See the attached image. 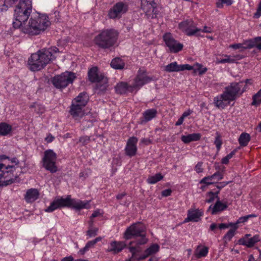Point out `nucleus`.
<instances>
[{
    "label": "nucleus",
    "instance_id": "obj_1",
    "mask_svg": "<svg viewBox=\"0 0 261 261\" xmlns=\"http://www.w3.org/2000/svg\"><path fill=\"white\" fill-rule=\"evenodd\" d=\"M32 11V0H21L14 10L13 22L15 28L21 27L22 32L30 36L41 34L50 25L48 17L46 14L38 12L33 13L28 22L25 23Z\"/></svg>",
    "mask_w": 261,
    "mask_h": 261
},
{
    "label": "nucleus",
    "instance_id": "obj_2",
    "mask_svg": "<svg viewBox=\"0 0 261 261\" xmlns=\"http://www.w3.org/2000/svg\"><path fill=\"white\" fill-rule=\"evenodd\" d=\"M59 51L57 47H52L47 49L43 48L32 54L28 60L29 69L32 71L43 69L56 59L55 54Z\"/></svg>",
    "mask_w": 261,
    "mask_h": 261
},
{
    "label": "nucleus",
    "instance_id": "obj_3",
    "mask_svg": "<svg viewBox=\"0 0 261 261\" xmlns=\"http://www.w3.org/2000/svg\"><path fill=\"white\" fill-rule=\"evenodd\" d=\"M243 81L232 82L225 87L223 92L214 98L215 106L219 109H224L230 103L239 97L245 91Z\"/></svg>",
    "mask_w": 261,
    "mask_h": 261
},
{
    "label": "nucleus",
    "instance_id": "obj_4",
    "mask_svg": "<svg viewBox=\"0 0 261 261\" xmlns=\"http://www.w3.org/2000/svg\"><path fill=\"white\" fill-rule=\"evenodd\" d=\"M21 172L19 161L16 158L0 162V186H7L14 182Z\"/></svg>",
    "mask_w": 261,
    "mask_h": 261
},
{
    "label": "nucleus",
    "instance_id": "obj_5",
    "mask_svg": "<svg viewBox=\"0 0 261 261\" xmlns=\"http://www.w3.org/2000/svg\"><path fill=\"white\" fill-rule=\"evenodd\" d=\"M90 200L82 201L80 199L72 198L71 195H67L65 198L63 197H56L45 209V212L51 213L62 207H70L76 211L90 208Z\"/></svg>",
    "mask_w": 261,
    "mask_h": 261
},
{
    "label": "nucleus",
    "instance_id": "obj_6",
    "mask_svg": "<svg viewBox=\"0 0 261 261\" xmlns=\"http://www.w3.org/2000/svg\"><path fill=\"white\" fill-rule=\"evenodd\" d=\"M119 33L115 29L101 31L94 38V44L102 49H110L117 43Z\"/></svg>",
    "mask_w": 261,
    "mask_h": 261
},
{
    "label": "nucleus",
    "instance_id": "obj_7",
    "mask_svg": "<svg viewBox=\"0 0 261 261\" xmlns=\"http://www.w3.org/2000/svg\"><path fill=\"white\" fill-rule=\"evenodd\" d=\"M88 96L86 93H81L72 101L69 113L72 118L80 121L85 115L84 108L88 101Z\"/></svg>",
    "mask_w": 261,
    "mask_h": 261
},
{
    "label": "nucleus",
    "instance_id": "obj_8",
    "mask_svg": "<svg viewBox=\"0 0 261 261\" xmlns=\"http://www.w3.org/2000/svg\"><path fill=\"white\" fill-rule=\"evenodd\" d=\"M146 228L145 226L140 222L133 223L126 229L124 238L126 240H129L132 238H139L136 241L137 245H143L148 242L146 237Z\"/></svg>",
    "mask_w": 261,
    "mask_h": 261
},
{
    "label": "nucleus",
    "instance_id": "obj_9",
    "mask_svg": "<svg viewBox=\"0 0 261 261\" xmlns=\"http://www.w3.org/2000/svg\"><path fill=\"white\" fill-rule=\"evenodd\" d=\"M129 251L132 256L125 259V261H140L147 258L148 256L157 253L160 250V246L157 244H153L147 248L143 254H139L142 250L141 247L137 245L135 247L129 246Z\"/></svg>",
    "mask_w": 261,
    "mask_h": 261
},
{
    "label": "nucleus",
    "instance_id": "obj_10",
    "mask_svg": "<svg viewBox=\"0 0 261 261\" xmlns=\"http://www.w3.org/2000/svg\"><path fill=\"white\" fill-rule=\"evenodd\" d=\"M75 78V73L66 71L54 77L51 82L57 88L63 89L66 87L69 84L72 83Z\"/></svg>",
    "mask_w": 261,
    "mask_h": 261
},
{
    "label": "nucleus",
    "instance_id": "obj_11",
    "mask_svg": "<svg viewBox=\"0 0 261 261\" xmlns=\"http://www.w3.org/2000/svg\"><path fill=\"white\" fill-rule=\"evenodd\" d=\"M57 158V154L53 150H45L42 160L43 167L51 173L56 172L58 170L56 165Z\"/></svg>",
    "mask_w": 261,
    "mask_h": 261
},
{
    "label": "nucleus",
    "instance_id": "obj_12",
    "mask_svg": "<svg viewBox=\"0 0 261 261\" xmlns=\"http://www.w3.org/2000/svg\"><path fill=\"white\" fill-rule=\"evenodd\" d=\"M166 46L172 53H177L181 51L184 47L182 43L175 40L170 33H165L163 37Z\"/></svg>",
    "mask_w": 261,
    "mask_h": 261
},
{
    "label": "nucleus",
    "instance_id": "obj_13",
    "mask_svg": "<svg viewBox=\"0 0 261 261\" xmlns=\"http://www.w3.org/2000/svg\"><path fill=\"white\" fill-rule=\"evenodd\" d=\"M153 80V78L149 76L145 70L140 69L134 79L133 85L135 90L139 89L143 85L151 82Z\"/></svg>",
    "mask_w": 261,
    "mask_h": 261
},
{
    "label": "nucleus",
    "instance_id": "obj_14",
    "mask_svg": "<svg viewBox=\"0 0 261 261\" xmlns=\"http://www.w3.org/2000/svg\"><path fill=\"white\" fill-rule=\"evenodd\" d=\"M179 29L184 32L187 36H191L197 35L201 29L195 26L192 20H186L179 23Z\"/></svg>",
    "mask_w": 261,
    "mask_h": 261
},
{
    "label": "nucleus",
    "instance_id": "obj_15",
    "mask_svg": "<svg viewBox=\"0 0 261 261\" xmlns=\"http://www.w3.org/2000/svg\"><path fill=\"white\" fill-rule=\"evenodd\" d=\"M141 9L148 17L156 16L157 8L154 0H141Z\"/></svg>",
    "mask_w": 261,
    "mask_h": 261
},
{
    "label": "nucleus",
    "instance_id": "obj_16",
    "mask_svg": "<svg viewBox=\"0 0 261 261\" xmlns=\"http://www.w3.org/2000/svg\"><path fill=\"white\" fill-rule=\"evenodd\" d=\"M128 10L127 5L122 2L117 3L109 11L108 16L111 19L119 18Z\"/></svg>",
    "mask_w": 261,
    "mask_h": 261
},
{
    "label": "nucleus",
    "instance_id": "obj_17",
    "mask_svg": "<svg viewBox=\"0 0 261 261\" xmlns=\"http://www.w3.org/2000/svg\"><path fill=\"white\" fill-rule=\"evenodd\" d=\"M88 77L89 81L92 83H98L101 82L106 84L108 82L106 77L102 74H98V68L96 67H92L89 70Z\"/></svg>",
    "mask_w": 261,
    "mask_h": 261
},
{
    "label": "nucleus",
    "instance_id": "obj_18",
    "mask_svg": "<svg viewBox=\"0 0 261 261\" xmlns=\"http://www.w3.org/2000/svg\"><path fill=\"white\" fill-rule=\"evenodd\" d=\"M138 141L137 138L135 137H130L128 139L124 149L126 155L129 157L136 155L137 151V143Z\"/></svg>",
    "mask_w": 261,
    "mask_h": 261
},
{
    "label": "nucleus",
    "instance_id": "obj_19",
    "mask_svg": "<svg viewBox=\"0 0 261 261\" xmlns=\"http://www.w3.org/2000/svg\"><path fill=\"white\" fill-rule=\"evenodd\" d=\"M203 215V212L201 210L191 208L188 211L187 217L185 219L184 222H197L201 220Z\"/></svg>",
    "mask_w": 261,
    "mask_h": 261
},
{
    "label": "nucleus",
    "instance_id": "obj_20",
    "mask_svg": "<svg viewBox=\"0 0 261 261\" xmlns=\"http://www.w3.org/2000/svg\"><path fill=\"white\" fill-rule=\"evenodd\" d=\"M193 68L189 64L178 65L176 62H172L164 67V70L168 72H179L184 70H191Z\"/></svg>",
    "mask_w": 261,
    "mask_h": 261
},
{
    "label": "nucleus",
    "instance_id": "obj_21",
    "mask_svg": "<svg viewBox=\"0 0 261 261\" xmlns=\"http://www.w3.org/2000/svg\"><path fill=\"white\" fill-rule=\"evenodd\" d=\"M125 244L121 241H112L109 245L107 251L112 252L113 254H117L120 252L125 247Z\"/></svg>",
    "mask_w": 261,
    "mask_h": 261
},
{
    "label": "nucleus",
    "instance_id": "obj_22",
    "mask_svg": "<svg viewBox=\"0 0 261 261\" xmlns=\"http://www.w3.org/2000/svg\"><path fill=\"white\" fill-rule=\"evenodd\" d=\"M116 92L120 94H126L128 92H132L135 90L133 85H128L126 82H119L115 87Z\"/></svg>",
    "mask_w": 261,
    "mask_h": 261
},
{
    "label": "nucleus",
    "instance_id": "obj_23",
    "mask_svg": "<svg viewBox=\"0 0 261 261\" xmlns=\"http://www.w3.org/2000/svg\"><path fill=\"white\" fill-rule=\"evenodd\" d=\"M250 234H247L245 238L240 239L239 240V244L244 246H246L248 247H251L254 245L259 241V236L257 235L253 236L251 238H247Z\"/></svg>",
    "mask_w": 261,
    "mask_h": 261
},
{
    "label": "nucleus",
    "instance_id": "obj_24",
    "mask_svg": "<svg viewBox=\"0 0 261 261\" xmlns=\"http://www.w3.org/2000/svg\"><path fill=\"white\" fill-rule=\"evenodd\" d=\"M39 195L37 189L31 188L27 191L24 199L27 203H32L39 198Z\"/></svg>",
    "mask_w": 261,
    "mask_h": 261
},
{
    "label": "nucleus",
    "instance_id": "obj_25",
    "mask_svg": "<svg viewBox=\"0 0 261 261\" xmlns=\"http://www.w3.org/2000/svg\"><path fill=\"white\" fill-rule=\"evenodd\" d=\"M227 207L226 203H223L221 201H217L214 206L211 205L209 207L208 210H211L212 215H216L217 213L222 212Z\"/></svg>",
    "mask_w": 261,
    "mask_h": 261
},
{
    "label": "nucleus",
    "instance_id": "obj_26",
    "mask_svg": "<svg viewBox=\"0 0 261 261\" xmlns=\"http://www.w3.org/2000/svg\"><path fill=\"white\" fill-rule=\"evenodd\" d=\"M201 137V135L199 133H193L188 135H182L181 137V140L184 143L188 144L192 141L199 140Z\"/></svg>",
    "mask_w": 261,
    "mask_h": 261
},
{
    "label": "nucleus",
    "instance_id": "obj_27",
    "mask_svg": "<svg viewBox=\"0 0 261 261\" xmlns=\"http://www.w3.org/2000/svg\"><path fill=\"white\" fill-rule=\"evenodd\" d=\"M157 114V111L155 109H148L143 113V119L142 120V122H146L151 120L155 117Z\"/></svg>",
    "mask_w": 261,
    "mask_h": 261
},
{
    "label": "nucleus",
    "instance_id": "obj_28",
    "mask_svg": "<svg viewBox=\"0 0 261 261\" xmlns=\"http://www.w3.org/2000/svg\"><path fill=\"white\" fill-rule=\"evenodd\" d=\"M208 252V248L207 247L202 245H198L194 251V256L197 258L205 257Z\"/></svg>",
    "mask_w": 261,
    "mask_h": 261
},
{
    "label": "nucleus",
    "instance_id": "obj_29",
    "mask_svg": "<svg viewBox=\"0 0 261 261\" xmlns=\"http://www.w3.org/2000/svg\"><path fill=\"white\" fill-rule=\"evenodd\" d=\"M125 65L124 62L120 58L113 59L111 63V66L115 69H122Z\"/></svg>",
    "mask_w": 261,
    "mask_h": 261
},
{
    "label": "nucleus",
    "instance_id": "obj_30",
    "mask_svg": "<svg viewBox=\"0 0 261 261\" xmlns=\"http://www.w3.org/2000/svg\"><path fill=\"white\" fill-rule=\"evenodd\" d=\"M225 58L222 59H217L216 63L217 64H223L226 63H233L237 60L239 59V56L231 57L230 56L225 55Z\"/></svg>",
    "mask_w": 261,
    "mask_h": 261
},
{
    "label": "nucleus",
    "instance_id": "obj_31",
    "mask_svg": "<svg viewBox=\"0 0 261 261\" xmlns=\"http://www.w3.org/2000/svg\"><path fill=\"white\" fill-rule=\"evenodd\" d=\"M191 66L193 68L191 70H193V72L194 73L198 72L200 75L204 74L207 71L206 67H204L202 64L198 63H196L193 66Z\"/></svg>",
    "mask_w": 261,
    "mask_h": 261
},
{
    "label": "nucleus",
    "instance_id": "obj_32",
    "mask_svg": "<svg viewBox=\"0 0 261 261\" xmlns=\"http://www.w3.org/2000/svg\"><path fill=\"white\" fill-rule=\"evenodd\" d=\"M250 140V136L246 133H242L238 139L239 144L241 146H246Z\"/></svg>",
    "mask_w": 261,
    "mask_h": 261
},
{
    "label": "nucleus",
    "instance_id": "obj_33",
    "mask_svg": "<svg viewBox=\"0 0 261 261\" xmlns=\"http://www.w3.org/2000/svg\"><path fill=\"white\" fill-rule=\"evenodd\" d=\"M12 130L11 125L6 123H0V135L2 136H6L8 135Z\"/></svg>",
    "mask_w": 261,
    "mask_h": 261
},
{
    "label": "nucleus",
    "instance_id": "obj_34",
    "mask_svg": "<svg viewBox=\"0 0 261 261\" xmlns=\"http://www.w3.org/2000/svg\"><path fill=\"white\" fill-rule=\"evenodd\" d=\"M164 176L161 173H156L154 175L149 176L147 179V182L149 184H154L163 179Z\"/></svg>",
    "mask_w": 261,
    "mask_h": 261
},
{
    "label": "nucleus",
    "instance_id": "obj_35",
    "mask_svg": "<svg viewBox=\"0 0 261 261\" xmlns=\"http://www.w3.org/2000/svg\"><path fill=\"white\" fill-rule=\"evenodd\" d=\"M92 223L93 222L91 221L90 226L87 231V236H88L89 238H92L96 236L98 230V229L97 228L92 227Z\"/></svg>",
    "mask_w": 261,
    "mask_h": 261
},
{
    "label": "nucleus",
    "instance_id": "obj_36",
    "mask_svg": "<svg viewBox=\"0 0 261 261\" xmlns=\"http://www.w3.org/2000/svg\"><path fill=\"white\" fill-rule=\"evenodd\" d=\"M244 49L251 48L255 45V38L254 40H246L242 43Z\"/></svg>",
    "mask_w": 261,
    "mask_h": 261
},
{
    "label": "nucleus",
    "instance_id": "obj_37",
    "mask_svg": "<svg viewBox=\"0 0 261 261\" xmlns=\"http://www.w3.org/2000/svg\"><path fill=\"white\" fill-rule=\"evenodd\" d=\"M238 228H235V227H232L225 235L224 236V239L225 241H229L233 238L235 234V232Z\"/></svg>",
    "mask_w": 261,
    "mask_h": 261
},
{
    "label": "nucleus",
    "instance_id": "obj_38",
    "mask_svg": "<svg viewBox=\"0 0 261 261\" xmlns=\"http://www.w3.org/2000/svg\"><path fill=\"white\" fill-rule=\"evenodd\" d=\"M261 97V89L253 96L252 105L256 106L261 103V99H258Z\"/></svg>",
    "mask_w": 261,
    "mask_h": 261
},
{
    "label": "nucleus",
    "instance_id": "obj_39",
    "mask_svg": "<svg viewBox=\"0 0 261 261\" xmlns=\"http://www.w3.org/2000/svg\"><path fill=\"white\" fill-rule=\"evenodd\" d=\"M213 180H214L213 175L204 177L200 181V184H204L206 185H212L214 183Z\"/></svg>",
    "mask_w": 261,
    "mask_h": 261
},
{
    "label": "nucleus",
    "instance_id": "obj_40",
    "mask_svg": "<svg viewBox=\"0 0 261 261\" xmlns=\"http://www.w3.org/2000/svg\"><path fill=\"white\" fill-rule=\"evenodd\" d=\"M229 227H235V228H238V226H236V224H233V223H229L228 224L221 223L218 225V227L220 229H224Z\"/></svg>",
    "mask_w": 261,
    "mask_h": 261
},
{
    "label": "nucleus",
    "instance_id": "obj_41",
    "mask_svg": "<svg viewBox=\"0 0 261 261\" xmlns=\"http://www.w3.org/2000/svg\"><path fill=\"white\" fill-rule=\"evenodd\" d=\"M214 144L216 146L217 150L219 151L221 147L222 142L221 139V137L219 134H217V136L215 138Z\"/></svg>",
    "mask_w": 261,
    "mask_h": 261
},
{
    "label": "nucleus",
    "instance_id": "obj_42",
    "mask_svg": "<svg viewBox=\"0 0 261 261\" xmlns=\"http://www.w3.org/2000/svg\"><path fill=\"white\" fill-rule=\"evenodd\" d=\"M35 108V111L38 114H42L45 112V107L42 105L36 104Z\"/></svg>",
    "mask_w": 261,
    "mask_h": 261
},
{
    "label": "nucleus",
    "instance_id": "obj_43",
    "mask_svg": "<svg viewBox=\"0 0 261 261\" xmlns=\"http://www.w3.org/2000/svg\"><path fill=\"white\" fill-rule=\"evenodd\" d=\"M219 2L217 3V6L218 8H222L223 4H226L229 6L232 4V0H219Z\"/></svg>",
    "mask_w": 261,
    "mask_h": 261
},
{
    "label": "nucleus",
    "instance_id": "obj_44",
    "mask_svg": "<svg viewBox=\"0 0 261 261\" xmlns=\"http://www.w3.org/2000/svg\"><path fill=\"white\" fill-rule=\"evenodd\" d=\"M194 170L197 173L203 172V163L202 162H198L194 167Z\"/></svg>",
    "mask_w": 261,
    "mask_h": 261
},
{
    "label": "nucleus",
    "instance_id": "obj_45",
    "mask_svg": "<svg viewBox=\"0 0 261 261\" xmlns=\"http://www.w3.org/2000/svg\"><path fill=\"white\" fill-rule=\"evenodd\" d=\"M229 47L234 49H240L241 50H244L242 43L231 44L229 45Z\"/></svg>",
    "mask_w": 261,
    "mask_h": 261
},
{
    "label": "nucleus",
    "instance_id": "obj_46",
    "mask_svg": "<svg viewBox=\"0 0 261 261\" xmlns=\"http://www.w3.org/2000/svg\"><path fill=\"white\" fill-rule=\"evenodd\" d=\"M260 16H261V1L259 3L256 12L254 14L253 17L258 18Z\"/></svg>",
    "mask_w": 261,
    "mask_h": 261
},
{
    "label": "nucleus",
    "instance_id": "obj_47",
    "mask_svg": "<svg viewBox=\"0 0 261 261\" xmlns=\"http://www.w3.org/2000/svg\"><path fill=\"white\" fill-rule=\"evenodd\" d=\"M213 176L214 179H216L217 180H220L223 178V175L219 171L213 174Z\"/></svg>",
    "mask_w": 261,
    "mask_h": 261
},
{
    "label": "nucleus",
    "instance_id": "obj_48",
    "mask_svg": "<svg viewBox=\"0 0 261 261\" xmlns=\"http://www.w3.org/2000/svg\"><path fill=\"white\" fill-rule=\"evenodd\" d=\"M102 215V213L101 212V210L99 209H97L93 212L91 216V219L95 218L97 217L101 216Z\"/></svg>",
    "mask_w": 261,
    "mask_h": 261
},
{
    "label": "nucleus",
    "instance_id": "obj_49",
    "mask_svg": "<svg viewBox=\"0 0 261 261\" xmlns=\"http://www.w3.org/2000/svg\"><path fill=\"white\" fill-rule=\"evenodd\" d=\"M254 47L259 50H261V37L255 38V45Z\"/></svg>",
    "mask_w": 261,
    "mask_h": 261
},
{
    "label": "nucleus",
    "instance_id": "obj_50",
    "mask_svg": "<svg viewBox=\"0 0 261 261\" xmlns=\"http://www.w3.org/2000/svg\"><path fill=\"white\" fill-rule=\"evenodd\" d=\"M247 217L246 216L241 217L238 219L236 223H233V224H236V226H238V224L241 223H244L247 221Z\"/></svg>",
    "mask_w": 261,
    "mask_h": 261
},
{
    "label": "nucleus",
    "instance_id": "obj_51",
    "mask_svg": "<svg viewBox=\"0 0 261 261\" xmlns=\"http://www.w3.org/2000/svg\"><path fill=\"white\" fill-rule=\"evenodd\" d=\"M90 138L88 136L82 137L80 138L79 141L83 144H86L89 141Z\"/></svg>",
    "mask_w": 261,
    "mask_h": 261
},
{
    "label": "nucleus",
    "instance_id": "obj_52",
    "mask_svg": "<svg viewBox=\"0 0 261 261\" xmlns=\"http://www.w3.org/2000/svg\"><path fill=\"white\" fill-rule=\"evenodd\" d=\"M171 193H172V191L171 189H166V190H163L162 192V195L163 197H168L171 194Z\"/></svg>",
    "mask_w": 261,
    "mask_h": 261
},
{
    "label": "nucleus",
    "instance_id": "obj_53",
    "mask_svg": "<svg viewBox=\"0 0 261 261\" xmlns=\"http://www.w3.org/2000/svg\"><path fill=\"white\" fill-rule=\"evenodd\" d=\"M55 137L53 136L50 134H49L45 138V140L47 143H50L54 141Z\"/></svg>",
    "mask_w": 261,
    "mask_h": 261
},
{
    "label": "nucleus",
    "instance_id": "obj_54",
    "mask_svg": "<svg viewBox=\"0 0 261 261\" xmlns=\"http://www.w3.org/2000/svg\"><path fill=\"white\" fill-rule=\"evenodd\" d=\"M88 250H89L88 248L87 247V246L86 245H85V246L84 248L81 249L79 251L78 254H79L80 255H84L85 253V252Z\"/></svg>",
    "mask_w": 261,
    "mask_h": 261
},
{
    "label": "nucleus",
    "instance_id": "obj_55",
    "mask_svg": "<svg viewBox=\"0 0 261 261\" xmlns=\"http://www.w3.org/2000/svg\"><path fill=\"white\" fill-rule=\"evenodd\" d=\"M200 32L204 33H211L212 32V29L210 27L205 26L202 30L201 29Z\"/></svg>",
    "mask_w": 261,
    "mask_h": 261
},
{
    "label": "nucleus",
    "instance_id": "obj_56",
    "mask_svg": "<svg viewBox=\"0 0 261 261\" xmlns=\"http://www.w3.org/2000/svg\"><path fill=\"white\" fill-rule=\"evenodd\" d=\"M95 243L93 241V240L88 241L86 245L87 246L88 249H89L90 248L93 247Z\"/></svg>",
    "mask_w": 261,
    "mask_h": 261
},
{
    "label": "nucleus",
    "instance_id": "obj_57",
    "mask_svg": "<svg viewBox=\"0 0 261 261\" xmlns=\"http://www.w3.org/2000/svg\"><path fill=\"white\" fill-rule=\"evenodd\" d=\"M184 118L181 116L175 123V125L176 126H178L182 124L184 122Z\"/></svg>",
    "mask_w": 261,
    "mask_h": 261
},
{
    "label": "nucleus",
    "instance_id": "obj_58",
    "mask_svg": "<svg viewBox=\"0 0 261 261\" xmlns=\"http://www.w3.org/2000/svg\"><path fill=\"white\" fill-rule=\"evenodd\" d=\"M236 150L234 149L233 151H232L230 153L227 154L226 156L229 160L230 159H231L233 156V155L236 154Z\"/></svg>",
    "mask_w": 261,
    "mask_h": 261
},
{
    "label": "nucleus",
    "instance_id": "obj_59",
    "mask_svg": "<svg viewBox=\"0 0 261 261\" xmlns=\"http://www.w3.org/2000/svg\"><path fill=\"white\" fill-rule=\"evenodd\" d=\"M192 111H191L190 110H188V111L184 112V113L182 114L181 116L185 118V117L189 116L191 114H192Z\"/></svg>",
    "mask_w": 261,
    "mask_h": 261
},
{
    "label": "nucleus",
    "instance_id": "obj_60",
    "mask_svg": "<svg viewBox=\"0 0 261 261\" xmlns=\"http://www.w3.org/2000/svg\"><path fill=\"white\" fill-rule=\"evenodd\" d=\"M218 227V225L217 224L213 223H212L210 227V229L211 231H215V230Z\"/></svg>",
    "mask_w": 261,
    "mask_h": 261
},
{
    "label": "nucleus",
    "instance_id": "obj_61",
    "mask_svg": "<svg viewBox=\"0 0 261 261\" xmlns=\"http://www.w3.org/2000/svg\"><path fill=\"white\" fill-rule=\"evenodd\" d=\"M73 257L71 256L64 257L61 261H73Z\"/></svg>",
    "mask_w": 261,
    "mask_h": 261
},
{
    "label": "nucleus",
    "instance_id": "obj_62",
    "mask_svg": "<svg viewBox=\"0 0 261 261\" xmlns=\"http://www.w3.org/2000/svg\"><path fill=\"white\" fill-rule=\"evenodd\" d=\"M229 160L227 158L226 156L224 157L221 161V162L223 164H227L229 163Z\"/></svg>",
    "mask_w": 261,
    "mask_h": 261
},
{
    "label": "nucleus",
    "instance_id": "obj_63",
    "mask_svg": "<svg viewBox=\"0 0 261 261\" xmlns=\"http://www.w3.org/2000/svg\"><path fill=\"white\" fill-rule=\"evenodd\" d=\"M126 195V193L123 192L120 194H119L117 195L116 198L117 199H121L123 197Z\"/></svg>",
    "mask_w": 261,
    "mask_h": 261
},
{
    "label": "nucleus",
    "instance_id": "obj_64",
    "mask_svg": "<svg viewBox=\"0 0 261 261\" xmlns=\"http://www.w3.org/2000/svg\"><path fill=\"white\" fill-rule=\"evenodd\" d=\"M141 141L142 143H145L146 145H148L150 143V141L146 139H142Z\"/></svg>",
    "mask_w": 261,
    "mask_h": 261
}]
</instances>
